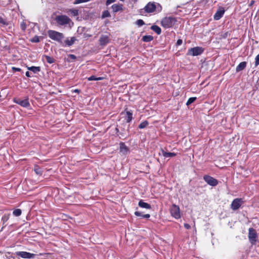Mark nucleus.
I'll return each instance as SVG.
<instances>
[{
    "label": "nucleus",
    "instance_id": "nucleus-1",
    "mask_svg": "<svg viewBox=\"0 0 259 259\" xmlns=\"http://www.w3.org/2000/svg\"><path fill=\"white\" fill-rule=\"evenodd\" d=\"M48 34L50 38L57 41L62 46H64L63 39H64L65 36L62 33L53 30H49L48 31Z\"/></svg>",
    "mask_w": 259,
    "mask_h": 259
},
{
    "label": "nucleus",
    "instance_id": "nucleus-2",
    "mask_svg": "<svg viewBox=\"0 0 259 259\" xmlns=\"http://www.w3.org/2000/svg\"><path fill=\"white\" fill-rule=\"evenodd\" d=\"M176 22V19L173 17H166L161 22V25L165 28L173 26Z\"/></svg>",
    "mask_w": 259,
    "mask_h": 259
},
{
    "label": "nucleus",
    "instance_id": "nucleus-3",
    "mask_svg": "<svg viewBox=\"0 0 259 259\" xmlns=\"http://www.w3.org/2000/svg\"><path fill=\"white\" fill-rule=\"evenodd\" d=\"M55 20L58 24L62 26L70 25V23L72 22L71 20L68 16L63 15L57 16Z\"/></svg>",
    "mask_w": 259,
    "mask_h": 259
},
{
    "label": "nucleus",
    "instance_id": "nucleus-4",
    "mask_svg": "<svg viewBox=\"0 0 259 259\" xmlns=\"http://www.w3.org/2000/svg\"><path fill=\"white\" fill-rule=\"evenodd\" d=\"M257 234L255 230L252 228H250L248 230V239L252 245L256 243Z\"/></svg>",
    "mask_w": 259,
    "mask_h": 259
},
{
    "label": "nucleus",
    "instance_id": "nucleus-5",
    "mask_svg": "<svg viewBox=\"0 0 259 259\" xmlns=\"http://www.w3.org/2000/svg\"><path fill=\"white\" fill-rule=\"evenodd\" d=\"M171 215L178 219L181 217L180 208L176 204H173L170 209Z\"/></svg>",
    "mask_w": 259,
    "mask_h": 259
},
{
    "label": "nucleus",
    "instance_id": "nucleus-6",
    "mask_svg": "<svg viewBox=\"0 0 259 259\" xmlns=\"http://www.w3.org/2000/svg\"><path fill=\"white\" fill-rule=\"evenodd\" d=\"M203 51V49L200 47H194L188 50L187 55L192 56H198L201 54Z\"/></svg>",
    "mask_w": 259,
    "mask_h": 259
},
{
    "label": "nucleus",
    "instance_id": "nucleus-7",
    "mask_svg": "<svg viewBox=\"0 0 259 259\" xmlns=\"http://www.w3.org/2000/svg\"><path fill=\"white\" fill-rule=\"evenodd\" d=\"M243 200L241 198H236L233 200L231 204V208L233 210H237L243 203Z\"/></svg>",
    "mask_w": 259,
    "mask_h": 259
},
{
    "label": "nucleus",
    "instance_id": "nucleus-8",
    "mask_svg": "<svg viewBox=\"0 0 259 259\" xmlns=\"http://www.w3.org/2000/svg\"><path fill=\"white\" fill-rule=\"evenodd\" d=\"M204 180L210 186H215L218 185V180L208 175H205L203 177Z\"/></svg>",
    "mask_w": 259,
    "mask_h": 259
},
{
    "label": "nucleus",
    "instance_id": "nucleus-9",
    "mask_svg": "<svg viewBox=\"0 0 259 259\" xmlns=\"http://www.w3.org/2000/svg\"><path fill=\"white\" fill-rule=\"evenodd\" d=\"M157 5L159 6V4L156 5L155 3L149 2L145 7L144 9L147 13H152L156 10Z\"/></svg>",
    "mask_w": 259,
    "mask_h": 259
},
{
    "label": "nucleus",
    "instance_id": "nucleus-10",
    "mask_svg": "<svg viewBox=\"0 0 259 259\" xmlns=\"http://www.w3.org/2000/svg\"><path fill=\"white\" fill-rule=\"evenodd\" d=\"M16 254L24 258H32L35 256V254L26 251H18L16 252Z\"/></svg>",
    "mask_w": 259,
    "mask_h": 259
},
{
    "label": "nucleus",
    "instance_id": "nucleus-11",
    "mask_svg": "<svg viewBox=\"0 0 259 259\" xmlns=\"http://www.w3.org/2000/svg\"><path fill=\"white\" fill-rule=\"evenodd\" d=\"M225 13V10L223 8H220L215 14L213 16V18L215 20H220L223 16L224 14Z\"/></svg>",
    "mask_w": 259,
    "mask_h": 259
},
{
    "label": "nucleus",
    "instance_id": "nucleus-12",
    "mask_svg": "<svg viewBox=\"0 0 259 259\" xmlns=\"http://www.w3.org/2000/svg\"><path fill=\"white\" fill-rule=\"evenodd\" d=\"M14 102L23 107H28L30 105L27 99L24 100H14Z\"/></svg>",
    "mask_w": 259,
    "mask_h": 259
},
{
    "label": "nucleus",
    "instance_id": "nucleus-13",
    "mask_svg": "<svg viewBox=\"0 0 259 259\" xmlns=\"http://www.w3.org/2000/svg\"><path fill=\"white\" fill-rule=\"evenodd\" d=\"M109 42V36L107 35H102L99 39V43L101 46H105Z\"/></svg>",
    "mask_w": 259,
    "mask_h": 259
},
{
    "label": "nucleus",
    "instance_id": "nucleus-14",
    "mask_svg": "<svg viewBox=\"0 0 259 259\" xmlns=\"http://www.w3.org/2000/svg\"><path fill=\"white\" fill-rule=\"evenodd\" d=\"M76 38L75 37H71L70 38L67 37L65 41L64 42V47H70L74 44L75 41L76 40Z\"/></svg>",
    "mask_w": 259,
    "mask_h": 259
},
{
    "label": "nucleus",
    "instance_id": "nucleus-15",
    "mask_svg": "<svg viewBox=\"0 0 259 259\" xmlns=\"http://www.w3.org/2000/svg\"><path fill=\"white\" fill-rule=\"evenodd\" d=\"M119 145H120V147H119L120 152H121L123 154H126L128 152V150L127 147L124 144V143H120Z\"/></svg>",
    "mask_w": 259,
    "mask_h": 259
},
{
    "label": "nucleus",
    "instance_id": "nucleus-16",
    "mask_svg": "<svg viewBox=\"0 0 259 259\" xmlns=\"http://www.w3.org/2000/svg\"><path fill=\"white\" fill-rule=\"evenodd\" d=\"M138 205L139 207L143 208L149 209L151 208V206L149 204L144 202L143 200H140L139 201V202L138 203Z\"/></svg>",
    "mask_w": 259,
    "mask_h": 259
},
{
    "label": "nucleus",
    "instance_id": "nucleus-17",
    "mask_svg": "<svg viewBox=\"0 0 259 259\" xmlns=\"http://www.w3.org/2000/svg\"><path fill=\"white\" fill-rule=\"evenodd\" d=\"M246 66V62H242L239 64V65L236 67V72H239L240 71L243 70L245 69Z\"/></svg>",
    "mask_w": 259,
    "mask_h": 259
},
{
    "label": "nucleus",
    "instance_id": "nucleus-18",
    "mask_svg": "<svg viewBox=\"0 0 259 259\" xmlns=\"http://www.w3.org/2000/svg\"><path fill=\"white\" fill-rule=\"evenodd\" d=\"M111 8L114 12H117L122 10V5L121 4H114Z\"/></svg>",
    "mask_w": 259,
    "mask_h": 259
},
{
    "label": "nucleus",
    "instance_id": "nucleus-19",
    "mask_svg": "<svg viewBox=\"0 0 259 259\" xmlns=\"http://www.w3.org/2000/svg\"><path fill=\"white\" fill-rule=\"evenodd\" d=\"M162 155L165 158L172 157H174V156H175L176 155V154L175 153H174V152H165L163 150L162 151Z\"/></svg>",
    "mask_w": 259,
    "mask_h": 259
},
{
    "label": "nucleus",
    "instance_id": "nucleus-20",
    "mask_svg": "<svg viewBox=\"0 0 259 259\" xmlns=\"http://www.w3.org/2000/svg\"><path fill=\"white\" fill-rule=\"evenodd\" d=\"M126 121L127 122H130L133 119V113L130 111H127L126 112Z\"/></svg>",
    "mask_w": 259,
    "mask_h": 259
},
{
    "label": "nucleus",
    "instance_id": "nucleus-21",
    "mask_svg": "<svg viewBox=\"0 0 259 259\" xmlns=\"http://www.w3.org/2000/svg\"><path fill=\"white\" fill-rule=\"evenodd\" d=\"M134 214L137 217H142V218L146 219H148L150 217V215L149 214H142V212L139 211H136Z\"/></svg>",
    "mask_w": 259,
    "mask_h": 259
},
{
    "label": "nucleus",
    "instance_id": "nucleus-22",
    "mask_svg": "<svg viewBox=\"0 0 259 259\" xmlns=\"http://www.w3.org/2000/svg\"><path fill=\"white\" fill-rule=\"evenodd\" d=\"M151 29L155 32L157 34H160L161 33V28L157 26V25H153L151 26Z\"/></svg>",
    "mask_w": 259,
    "mask_h": 259
},
{
    "label": "nucleus",
    "instance_id": "nucleus-23",
    "mask_svg": "<svg viewBox=\"0 0 259 259\" xmlns=\"http://www.w3.org/2000/svg\"><path fill=\"white\" fill-rule=\"evenodd\" d=\"M27 69L29 70L32 71L34 73H36L39 72L40 70V68L39 67H35V66L29 67H28Z\"/></svg>",
    "mask_w": 259,
    "mask_h": 259
},
{
    "label": "nucleus",
    "instance_id": "nucleus-24",
    "mask_svg": "<svg viewBox=\"0 0 259 259\" xmlns=\"http://www.w3.org/2000/svg\"><path fill=\"white\" fill-rule=\"evenodd\" d=\"M34 170L35 174L39 176H41L42 175V170L37 165H35L34 167Z\"/></svg>",
    "mask_w": 259,
    "mask_h": 259
},
{
    "label": "nucleus",
    "instance_id": "nucleus-25",
    "mask_svg": "<svg viewBox=\"0 0 259 259\" xmlns=\"http://www.w3.org/2000/svg\"><path fill=\"white\" fill-rule=\"evenodd\" d=\"M153 37L151 35H145L143 36L142 40L144 42H149L153 40Z\"/></svg>",
    "mask_w": 259,
    "mask_h": 259
},
{
    "label": "nucleus",
    "instance_id": "nucleus-26",
    "mask_svg": "<svg viewBox=\"0 0 259 259\" xmlns=\"http://www.w3.org/2000/svg\"><path fill=\"white\" fill-rule=\"evenodd\" d=\"M149 124V122L147 120H145L142 122L139 125V128L143 129L145 128Z\"/></svg>",
    "mask_w": 259,
    "mask_h": 259
},
{
    "label": "nucleus",
    "instance_id": "nucleus-27",
    "mask_svg": "<svg viewBox=\"0 0 259 259\" xmlns=\"http://www.w3.org/2000/svg\"><path fill=\"white\" fill-rule=\"evenodd\" d=\"M21 213H22V211L20 209H19V208L15 209L13 212V215L16 217L20 216L21 214Z\"/></svg>",
    "mask_w": 259,
    "mask_h": 259
},
{
    "label": "nucleus",
    "instance_id": "nucleus-28",
    "mask_svg": "<svg viewBox=\"0 0 259 259\" xmlns=\"http://www.w3.org/2000/svg\"><path fill=\"white\" fill-rule=\"evenodd\" d=\"M47 62L49 64L53 63L55 62V59L49 56H45Z\"/></svg>",
    "mask_w": 259,
    "mask_h": 259
},
{
    "label": "nucleus",
    "instance_id": "nucleus-29",
    "mask_svg": "<svg viewBox=\"0 0 259 259\" xmlns=\"http://www.w3.org/2000/svg\"><path fill=\"white\" fill-rule=\"evenodd\" d=\"M88 80H90V81H91V80H101L103 79V77H96L95 76L92 75V76L89 77L88 78Z\"/></svg>",
    "mask_w": 259,
    "mask_h": 259
},
{
    "label": "nucleus",
    "instance_id": "nucleus-30",
    "mask_svg": "<svg viewBox=\"0 0 259 259\" xmlns=\"http://www.w3.org/2000/svg\"><path fill=\"white\" fill-rule=\"evenodd\" d=\"M196 100V97H191V98H190L188 99V100L187 101V102L186 103V105L187 106L190 105L192 103H193Z\"/></svg>",
    "mask_w": 259,
    "mask_h": 259
},
{
    "label": "nucleus",
    "instance_id": "nucleus-31",
    "mask_svg": "<svg viewBox=\"0 0 259 259\" xmlns=\"http://www.w3.org/2000/svg\"><path fill=\"white\" fill-rule=\"evenodd\" d=\"M69 12L74 16H77L78 15V10L76 9H70Z\"/></svg>",
    "mask_w": 259,
    "mask_h": 259
},
{
    "label": "nucleus",
    "instance_id": "nucleus-32",
    "mask_svg": "<svg viewBox=\"0 0 259 259\" xmlns=\"http://www.w3.org/2000/svg\"><path fill=\"white\" fill-rule=\"evenodd\" d=\"M10 214H5L2 219L3 224H5L9 219Z\"/></svg>",
    "mask_w": 259,
    "mask_h": 259
},
{
    "label": "nucleus",
    "instance_id": "nucleus-33",
    "mask_svg": "<svg viewBox=\"0 0 259 259\" xmlns=\"http://www.w3.org/2000/svg\"><path fill=\"white\" fill-rule=\"evenodd\" d=\"M136 24L139 27H141L145 24L144 22L142 19H138L136 21Z\"/></svg>",
    "mask_w": 259,
    "mask_h": 259
},
{
    "label": "nucleus",
    "instance_id": "nucleus-34",
    "mask_svg": "<svg viewBox=\"0 0 259 259\" xmlns=\"http://www.w3.org/2000/svg\"><path fill=\"white\" fill-rule=\"evenodd\" d=\"M31 41L33 42H38L40 40L38 36H35L31 39Z\"/></svg>",
    "mask_w": 259,
    "mask_h": 259
},
{
    "label": "nucleus",
    "instance_id": "nucleus-35",
    "mask_svg": "<svg viewBox=\"0 0 259 259\" xmlns=\"http://www.w3.org/2000/svg\"><path fill=\"white\" fill-rule=\"evenodd\" d=\"M110 16L109 12L108 11H104L103 13L102 17L103 18L108 17Z\"/></svg>",
    "mask_w": 259,
    "mask_h": 259
},
{
    "label": "nucleus",
    "instance_id": "nucleus-36",
    "mask_svg": "<svg viewBox=\"0 0 259 259\" xmlns=\"http://www.w3.org/2000/svg\"><path fill=\"white\" fill-rule=\"evenodd\" d=\"M255 65L256 66L259 65V54L255 57Z\"/></svg>",
    "mask_w": 259,
    "mask_h": 259
},
{
    "label": "nucleus",
    "instance_id": "nucleus-37",
    "mask_svg": "<svg viewBox=\"0 0 259 259\" xmlns=\"http://www.w3.org/2000/svg\"><path fill=\"white\" fill-rule=\"evenodd\" d=\"M21 29L23 30H25L26 28V25L25 23L24 22H22L21 24Z\"/></svg>",
    "mask_w": 259,
    "mask_h": 259
},
{
    "label": "nucleus",
    "instance_id": "nucleus-38",
    "mask_svg": "<svg viewBox=\"0 0 259 259\" xmlns=\"http://www.w3.org/2000/svg\"><path fill=\"white\" fill-rule=\"evenodd\" d=\"M68 57L73 60H74L76 58V56H75L74 55H73V54H69L68 55Z\"/></svg>",
    "mask_w": 259,
    "mask_h": 259
},
{
    "label": "nucleus",
    "instance_id": "nucleus-39",
    "mask_svg": "<svg viewBox=\"0 0 259 259\" xmlns=\"http://www.w3.org/2000/svg\"><path fill=\"white\" fill-rule=\"evenodd\" d=\"M115 1V0H107L106 1V5H109V4L114 3Z\"/></svg>",
    "mask_w": 259,
    "mask_h": 259
},
{
    "label": "nucleus",
    "instance_id": "nucleus-40",
    "mask_svg": "<svg viewBox=\"0 0 259 259\" xmlns=\"http://www.w3.org/2000/svg\"><path fill=\"white\" fill-rule=\"evenodd\" d=\"M183 41L182 39H179L177 41V46H180L182 44Z\"/></svg>",
    "mask_w": 259,
    "mask_h": 259
},
{
    "label": "nucleus",
    "instance_id": "nucleus-41",
    "mask_svg": "<svg viewBox=\"0 0 259 259\" xmlns=\"http://www.w3.org/2000/svg\"><path fill=\"white\" fill-rule=\"evenodd\" d=\"M12 69L15 71H21V69L19 68H16L15 67H12Z\"/></svg>",
    "mask_w": 259,
    "mask_h": 259
},
{
    "label": "nucleus",
    "instance_id": "nucleus-42",
    "mask_svg": "<svg viewBox=\"0 0 259 259\" xmlns=\"http://www.w3.org/2000/svg\"><path fill=\"white\" fill-rule=\"evenodd\" d=\"M184 227L187 229H189L190 228V226L188 224H184Z\"/></svg>",
    "mask_w": 259,
    "mask_h": 259
},
{
    "label": "nucleus",
    "instance_id": "nucleus-43",
    "mask_svg": "<svg viewBox=\"0 0 259 259\" xmlns=\"http://www.w3.org/2000/svg\"><path fill=\"white\" fill-rule=\"evenodd\" d=\"M254 4V1L253 0H252V1H251L249 5V6L251 7Z\"/></svg>",
    "mask_w": 259,
    "mask_h": 259
},
{
    "label": "nucleus",
    "instance_id": "nucleus-44",
    "mask_svg": "<svg viewBox=\"0 0 259 259\" xmlns=\"http://www.w3.org/2000/svg\"><path fill=\"white\" fill-rule=\"evenodd\" d=\"M0 23H2V24H4L5 23V21L4 20L0 17Z\"/></svg>",
    "mask_w": 259,
    "mask_h": 259
},
{
    "label": "nucleus",
    "instance_id": "nucleus-45",
    "mask_svg": "<svg viewBox=\"0 0 259 259\" xmlns=\"http://www.w3.org/2000/svg\"><path fill=\"white\" fill-rule=\"evenodd\" d=\"M27 77H30V73L28 71H27L25 74Z\"/></svg>",
    "mask_w": 259,
    "mask_h": 259
},
{
    "label": "nucleus",
    "instance_id": "nucleus-46",
    "mask_svg": "<svg viewBox=\"0 0 259 259\" xmlns=\"http://www.w3.org/2000/svg\"><path fill=\"white\" fill-rule=\"evenodd\" d=\"M75 92H77V93H78L79 92V91L78 90H75L74 91Z\"/></svg>",
    "mask_w": 259,
    "mask_h": 259
}]
</instances>
